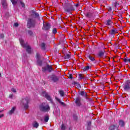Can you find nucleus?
Segmentation results:
<instances>
[{"label":"nucleus","instance_id":"obj_40","mask_svg":"<svg viewBox=\"0 0 130 130\" xmlns=\"http://www.w3.org/2000/svg\"><path fill=\"white\" fill-rule=\"evenodd\" d=\"M69 78L70 79H73V75L70 74V75H69Z\"/></svg>","mask_w":130,"mask_h":130},{"label":"nucleus","instance_id":"obj_17","mask_svg":"<svg viewBox=\"0 0 130 130\" xmlns=\"http://www.w3.org/2000/svg\"><path fill=\"white\" fill-rule=\"evenodd\" d=\"M124 90H128L130 89L129 84H126L124 86Z\"/></svg>","mask_w":130,"mask_h":130},{"label":"nucleus","instance_id":"obj_50","mask_svg":"<svg viewBox=\"0 0 130 130\" xmlns=\"http://www.w3.org/2000/svg\"><path fill=\"white\" fill-rule=\"evenodd\" d=\"M1 76H2V74L0 73V77H1Z\"/></svg>","mask_w":130,"mask_h":130},{"label":"nucleus","instance_id":"obj_19","mask_svg":"<svg viewBox=\"0 0 130 130\" xmlns=\"http://www.w3.org/2000/svg\"><path fill=\"white\" fill-rule=\"evenodd\" d=\"M88 58H89V59L91 61H94V60H95V58H94V57H92V56L89 55L88 56Z\"/></svg>","mask_w":130,"mask_h":130},{"label":"nucleus","instance_id":"obj_37","mask_svg":"<svg viewBox=\"0 0 130 130\" xmlns=\"http://www.w3.org/2000/svg\"><path fill=\"white\" fill-rule=\"evenodd\" d=\"M76 86H77V88H81V85L79 83H76Z\"/></svg>","mask_w":130,"mask_h":130},{"label":"nucleus","instance_id":"obj_48","mask_svg":"<svg viewBox=\"0 0 130 130\" xmlns=\"http://www.w3.org/2000/svg\"><path fill=\"white\" fill-rule=\"evenodd\" d=\"M2 5H3V6H4V5H5V4H4V3H2Z\"/></svg>","mask_w":130,"mask_h":130},{"label":"nucleus","instance_id":"obj_21","mask_svg":"<svg viewBox=\"0 0 130 130\" xmlns=\"http://www.w3.org/2000/svg\"><path fill=\"white\" fill-rule=\"evenodd\" d=\"M41 48L43 50H45V44H44L43 43H42L41 45Z\"/></svg>","mask_w":130,"mask_h":130},{"label":"nucleus","instance_id":"obj_2","mask_svg":"<svg viewBox=\"0 0 130 130\" xmlns=\"http://www.w3.org/2000/svg\"><path fill=\"white\" fill-rule=\"evenodd\" d=\"M19 41L22 47H23V48H26V51L28 52V53H31V47H30L28 44H27V43L25 44L23 39H20Z\"/></svg>","mask_w":130,"mask_h":130},{"label":"nucleus","instance_id":"obj_24","mask_svg":"<svg viewBox=\"0 0 130 130\" xmlns=\"http://www.w3.org/2000/svg\"><path fill=\"white\" fill-rule=\"evenodd\" d=\"M80 94L81 95V96H83L84 97L87 96V93L86 92H85L84 91H81L80 93Z\"/></svg>","mask_w":130,"mask_h":130},{"label":"nucleus","instance_id":"obj_11","mask_svg":"<svg viewBox=\"0 0 130 130\" xmlns=\"http://www.w3.org/2000/svg\"><path fill=\"white\" fill-rule=\"evenodd\" d=\"M65 11L68 14H71V12H72V11H74V9L73 8H67L65 10Z\"/></svg>","mask_w":130,"mask_h":130},{"label":"nucleus","instance_id":"obj_36","mask_svg":"<svg viewBox=\"0 0 130 130\" xmlns=\"http://www.w3.org/2000/svg\"><path fill=\"white\" fill-rule=\"evenodd\" d=\"M32 34H33V32H32L31 30H28V35L31 36Z\"/></svg>","mask_w":130,"mask_h":130},{"label":"nucleus","instance_id":"obj_20","mask_svg":"<svg viewBox=\"0 0 130 130\" xmlns=\"http://www.w3.org/2000/svg\"><path fill=\"white\" fill-rule=\"evenodd\" d=\"M49 120V117L48 116H45L44 117V121L45 122H47Z\"/></svg>","mask_w":130,"mask_h":130},{"label":"nucleus","instance_id":"obj_29","mask_svg":"<svg viewBox=\"0 0 130 130\" xmlns=\"http://www.w3.org/2000/svg\"><path fill=\"white\" fill-rule=\"evenodd\" d=\"M9 98H10V99H15V96H14V94H11L9 95Z\"/></svg>","mask_w":130,"mask_h":130},{"label":"nucleus","instance_id":"obj_7","mask_svg":"<svg viewBox=\"0 0 130 130\" xmlns=\"http://www.w3.org/2000/svg\"><path fill=\"white\" fill-rule=\"evenodd\" d=\"M44 30H48L50 29V24L49 23H46V25H44Z\"/></svg>","mask_w":130,"mask_h":130},{"label":"nucleus","instance_id":"obj_39","mask_svg":"<svg viewBox=\"0 0 130 130\" xmlns=\"http://www.w3.org/2000/svg\"><path fill=\"white\" fill-rule=\"evenodd\" d=\"M108 10V12H112V9L111 8V7H109Z\"/></svg>","mask_w":130,"mask_h":130},{"label":"nucleus","instance_id":"obj_26","mask_svg":"<svg viewBox=\"0 0 130 130\" xmlns=\"http://www.w3.org/2000/svg\"><path fill=\"white\" fill-rule=\"evenodd\" d=\"M90 69V66H87L83 69V71L85 72L86 71H89Z\"/></svg>","mask_w":130,"mask_h":130},{"label":"nucleus","instance_id":"obj_35","mask_svg":"<svg viewBox=\"0 0 130 130\" xmlns=\"http://www.w3.org/2000/svg\"><path fill=\"white\" fill-rule=\"evenodd\" d=\"M11 91L12 92H13V93H16V92H17V90L15 88H12L11 89Z\"/></svg>","mask_w":130,"mask_h":130},{"label":"nucleus","instance_id":"obj_3","mask_svg":"<svg viewBox=\"0 0 130 130\" xmlns=\"http://www.w3.org/2000/svg\"><path fill=\"white\" fill-rule=\"evenodd\" d=\"M40 109L41 111L47 112V111H49V110H50V108L47 104L44 103L40 106Z\"/></svg>","mask_w":130,"mask_h":130},{"label":"nucleus","instance_id":"obj_49","mask_svg":"<svg viewBox=\"0 0 130 130\" xmlns=\"http://www.w3.org/2000/svg\"><path fill=\"white\" fill-rule=\"evenodd\" d=\"M69 130H72V128H69Z\"/></svg>","mask_w":130,"mask_h":130},{"label":"nucleus","instance_id":"obj_16","mask_svg":"<svg viewBox=\"0 0 130 130\" xmlns=\"http://www.w3.org/2000/svg\"><path fill=\"white\" fill-rule=\"evenodd\" d=\"M52 81L53 82H57V81H58V78H57L56 76H53L52 77Z\"/></svg>","mask_w":130,"mask_h":130},{"label":"nucleus","instance_id":"obj_38","mask_svg":"<svg viewBox=\"0 0 130 130\" xmlns=\"http://www.w3.org/2000/svg\"><path fill=\"white\" fill-rule=\"evenodd\" d=\"M20 4L21 5V6L23 8H24V7H25V4H24V3L23 2H20Z\"/></svg>","mask_w":130,"mask_h":130},{"label":"nucleus","instance_id":"obj_6","mask_svg":"<svg viewBox=\"0 0 130 130\" xmlns=\"http://www.w3.org/2000/svg\"><path fill=\"white\" fill-rule=\"evenodd\" d=\"M41 94L42 96H43L44 97H45V98H46L47 100H49V101H51V98H50V96L48 95L47 92H41Z\"/></svg>","mask_w":130,"mask_h":130},{"label":"nucleus","instance_id":"obj_33","mask_svg":"<svg viewBox=\"0 0 130 130\" xmlns=\"http://www.w3.org/2000/svg\"><path fill=\"white\" fill-rule=\"evenodd\" d=\"M118 3L117 2H115V3L114 4L115 8H117V7H118Z\"/></svg>","mask_w":130,"mask_h":130},{"label":"nucleus","instance_id":"obj_31","mask_svg":"<svg viewBox=\"0 0 130 130\" xmlns=\"http://www.w3.org/2000/svg\"><path fill=\"white\" fill-rule=\"evenodd\" d=\"M52 33L53 34H56V33H57V31L56 30V28H53L52 30Z\"/></svg>","mask_w":130,"mask_h":130},{"label":"nucleus","instance_id":"obj_15","mask_svg":"<svg viewBox=\"0 0 130 130\" xmlns=\"http://www.w3.org/2000/svg\"><path fill=\"white\" fill-rule=\"evenodd\" d=\"M112 24V22H111V20H108L107 21V22H106L107 26H111Z\"/></svg>","mask_w":130,"mask_h":130},{"label":"nucleus","instance_id":"obj_8","mask_svg":"<svg viewBox=\"0 0 130 130\" xmlns=\"http://www.w3.org/2000/svg\"><path fill=\"white\" fill-rule=\"evenodd\" d=\"M56 100L61 105H63V106H65L66 104H64V102H61L60 99H58V98H55Z\"/></svg>","mask_w":130,"mask_h":130},{"label":"nucleus","instance_id":"obj_4","mask_svg":"<svg viewBox=\"0 0 130 130\" xmlns=\"http://www.w3.org/2000/svg\"><path fill=\"white\" fill-rule=\"evenodd\" d=\"M35 26V20L31 18H29L27 21V27L31 28Z\"/></svg>","mask_w":130,"mask_h":130},{"label":"nucleus","instance_id":"obj_45","mask_svg":"<svg viewBox=\"0 0 130 130\" xmlns=\"http://www.w3.org/2000/svg\"><path fill=\"white\" fill-rule=\"evenodd\" d=\"M35 16H36V17H38L39 16V14H38V13H36Z\"/></svg>","mask_w":130,"mask_h":130},{"label":"nucleus","instance_id":"obj_14","mask_svg":"<svg viewBox=\"0 0 130 130\" xmlns=\"http://www.w3.org/2000/svg\"><path fill=\"white\" fill-rule=\"evenodd\" d=\"M78 77L79 80H83V79H85V78L84 77V75H83L82 74H79Z\"/></svg>","mask_w":130,"mask_h":130},{"label":"nucleus","instance_id":"obj_32","mask_svg":"<svg viewBox=\"0 0 130 130\" xmlns=\"http://www.w3.org/2000/svg\"><path fill=\"white\" fill-rule=\"evenodd\" d=\"M37 63L39 66H41L42 64V61L38 60Z\"/></svg>","mask_w":130,"mask_h":130},{"label":"nucleus","instance_id":"obj_12","mask_svg":"<svg viewBox=\"0 0 130 130\" xmlns=\"http://www.w3.org/2000/svg\"><path fill=\"white\" fill-rule=\"evenodd\" d=\"M104 52H105V51H100L99 53V56H100V57H102V56L104 55Z\"/></svg>","mask_w":130,"mask_h":130},{"label":"nucleus","instance_id":"obj_41","mask_svg":"<svg viewBox=\"0 0 130 130\" xmlns=\"http://www.w3.org/2000/svg\"><path fill=\"white\" fill-rule=\"evenodd\" d=\"M14 26L15 27H18V26H19V23H14Z\"/></svg>","mask_w":130,"mask_h":130},{"label":"nucleus","instance_id":"obj_30","mask_svg":"<svg viewBox=\"0 0 130 130\" xmlns=\"http://www.w3.org/2000/svg\"><path fill=\"white\" fill-rule=\"evenodd\" d=\"M11 2L12 3L13 6H15V5H16L17 4V1H15V0H11Z\"/></svg>","mask_w":130,"mask_h":130},{"label":"nucleus","instance_id":"obj_13","mask_svg":"<svg viewBox=\"0 0 130 130\" xmlns=\"http://www.w3.org/2000/svg\"><path fill=\"white\" fill-rule=\"evenodd\" d=\"M32 125H33L34 127L37 128V127H38V126H39V124H38V123H37V122H35L33 123Z\"/></svg>","mask_w":130,"mask_h":130},{"label":"nucleus","instance_id":"obj_47","mask_svg":"<svg viewBox=\"0 0 130 130\" xmlns=\"http://www.w3.org/2000/svg\"><path fill=\"white\" fill-rule=\"evenodd\" d=\"M89 15H90V14H89V13H87V15H86L87 17H90V16H89Z\"/></svg>","mask_w":130,"mask_h":130},{"label":"nucleus","instance_id":"obj_46","mask_svg":"<svg viewBox=\"0 0 130 130\" xmlns=\"http://www.w3.org/2000/svg\"><path fill=\"white\" fill-rule=\"evenodd\" d=\"M75 7H76V8L79 7V4H75Z\"/></svg>","mask_w":130,"mask_h":130},{"label":"nucleus","instance_id":"obj_28","mask_svg":"<svg viewBox=\"0 0 130 130\" xmlns=\"http://www.w3.org/2000/svg\"><path fill=\"white\" fill-rule=\"evenodd\" d=\"M61 130H66V125H64V124H62L61 127Z\"/></svg>","mask_w":130,"mask_h":130},{"label":"nucleus","instance_id":"obj_18","mask_svg":"<svg viewBox=\"0 0 130 130\" xmlns=\"http://www.w3.org/2000/svg\"><path fill=\"white\" fill-rule=\"evenodd\" d=\"M123 61L124 62H128L129 63H130V58H125L123 59Z\"/></svg>","mask_w":130,"mask_h":130},{"label":"nucleus","instance_id":"obj_43","mask_svg":"<svg viewBox=\"0 0 130 130\" xmlns=\"http://www.w3.org/2000/svg\"><path fill=\"white\" fill-rule=\"evenodd\" d=\"M115 33V30L114 29H112L111 31V34H114Z\"/></svg>","mask_w":130,"mask_h":130},{"label":"nucleus","instance_id":"obj_34","mask_svg":"<svg viewBox=\"0 0 130 130\" xmlns=\"http://www.w3.org/2000/svg\"><path fill=\"white\" fill-rule=\"evenodd\" d=\"M36 56H37V58L38 59H39V58H40V54L37 53L36 54Z\"/></svg>","mask_w":130,"mask_h":130},{"label":"nucleus","instance_id":"obj_5","mask_svg":"<svg viewBox=\"0 0 130 130\" xmlns=\"http://www.w3.org/2000/svg\"><path fill=\"white\" fill-rule=\"evenodd\" d=\"M52 68H51V66L46 65L45 67H44L42 69L43 72H46L47 71L48 72H51Z\"/></svg>","mask_w":130,"mask_h":130},{"label":"nucleus","instance_id":"obj_42","mask_svg":"<svg viewBox=\"0 0 130 130\" xmlns=\"http://www.w3.org/2000/svg\"><path fill=\"white\" fill-rule=\"evenodd\" d=\"M5 37V35L4 34L0 35V38H4Z\"/></svg>","mask_w":130,"mask_h":130},{"label":"nucleus","instance_id":"obj_1","mask_svg":"<svg viewBox=\"0 0 130 130\" xmlns=\"http://www.w3.org/2000/svg\"><path fill=\"white\" fill-rule=\"evenodd\" d=\"M30 101V99L28 97H26L24 99H23L21 101V105L22 107L24 108V109L25 110L29 108V102Z\"/></svg>","mask_w":130,"mask_h":130},{"label":"nucleus","instance_id":"obj_22","mask_svg":"<svg viewBox=\"0 0 130 130\" xmlns=\"http://www.w3.org/2000/svg\"><path fill=\"white\" fill-rule=\"evenodd\" d=\"M119 124L120 125V126H123V125H124V122H123L122 120H120L119 121Z\"/></svg>","mask_w":130,"mask_h":130},{"label":"nucleus","instance_id":"obj_51","mask_svg":"<svg viewBox=\"0 0 130 130\" xmlns=\"http://www.w3.org/2000/svg\"><path fill=\"white\" fill-rule=\"evenodd\" d=\"M2 112V111H0V113Z\"/></svg>","mask_w":130,"mask_h":130},{"label":"nucleus","instance_id":"obj_25","mask_svg":"<svg viewBox=\"0 0 130 130\" xmlns=\"http://www.w3.org/2000/svg\"><path fill=\"white\" fill-rule=\"evenodd\" d=\"M109 130H114L115 129V126L111 125L109 127Z\"/></svg>","mask_w":130,"mask_h":130},{"label":"nucleus","instance_id":"obj_23","mask_svg":"<svg viewBox=\"0 0 130 130\" xmlns=\"http://www.w3.org/2000/svg\"><path fill=\"white\" fill-rule=\"evenodd\" d=\"M65 59H69L71 58V55L70 54H66L64 56Z\"/></svg>","mask_w":130,"mask_h":130},{"label":"nucleus","instance_id":"obj_10","mask_svg":"<svg viewBox=\"0 0 130 130\" xmlns=\"http://www.w3.org/2000/svg\"><path fill=\"white\" fill-rule=\"evenodd\" d=\"M16 110V107H13L12 109L9 111V114H13L14 112H15V111Z\"/></svg>","mask_w":130,"mask_h":130},{"label":"nucleus","instance_id":"obj_27","mask_svg":"<svg viewBox=\"0 0 130 130\" xmlns=\"http://www.w3.org/2000/svg\"><path fill=\"white\" fill-rule=\"evenodd\" d=\"M59 94L61 97H63L64 95V92H63V91L60 90L59 91Z\"/></svg>","mask_w":130,"mask_h":130},{"label":"nucleus","instance_id":"obj_9","mask_svg":"<svg viewBox=\"0 0 130 130\" xmlns=\"http://www.w3.org/2000/svg\"><path fill=\"white\" fill-rule=\"evenodd\" d=\"M75 103L77 104V105H78V106H80L81 102H80V100L79 98H76Z\"/></svg>","mask_w":130,"mask_h":130},{"label":"nucleus","instance_id":"obj_44","mask_svg":"<svg viewBox=\"0 0 130 130\" xmlns=\"http://www.w3.org/2000/svg\"><path fill=\"white\" fill-rule=\"evenodd\" d=\"M5 116V115L4 114H0V118H2V117H4Z\"/></svg>","mask_w":130,"mask_h":130}]
</instances>
